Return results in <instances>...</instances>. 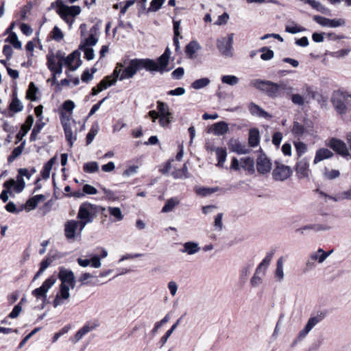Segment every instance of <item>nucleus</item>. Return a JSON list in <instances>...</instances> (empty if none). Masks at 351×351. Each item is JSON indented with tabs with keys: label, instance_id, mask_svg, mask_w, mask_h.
<instances>
[{
	"label": "nucleus",
	"instance_id": "f257e3e1",
	"mask_svg": "<svg viewBox=\"0 0 351 351\" xmlns=\"http://www.w3.org/2000/svg\"><path fill=\"white\" fill-rule=\"evenodd\" d=\"M106 208L89 202L82 203L79 208L77 219L80 221H67V239L80 241L81 234L86 225L93 222L99 211L104 212Z\"/></svg>",
	"mask_w": 351,
	"mask_h": 351
},
{
	"label": "nucleus",
	"instance_id": "f03ea898",
	"mask_svg": "<svg viewBox=\"0 0 351 351\" xmlns=\"http://www.w3.org/2000/svg\"><path fill=\"white\" fill-rule=\"evenodd\" d=\"M150 62L145 61V59H132L129 61L126 66H125V62L117 63L113 73L112 76L115 77L117 80L120 81L130 79L140 70L145 69L147 71L149 69Z\"/></svg>",
	"mask_w": 351,
	"mask_h": 351
},
{
	"label": "nucleus",
	"instance_id": "7ed1b4c3",
	"mask_svg": "<svg viewBox=\"0 0 351 351\" xmlns=\"http://www.w3.org/2000/svg\"><path fill=\"white\" fill-rule=\"evenodd\" d=\"M250 84L256 88L265 92L270 97H280L282 92L288 89H292L291 87H287V84L284 82L277 84L271 81L258 79L252 80Z\"/></svg>",
	"mask_w": 351,
	"mask_h": 351
},
{
	"label": "nucleus",
	"instance_id": "20e7f679",
	"mask_svg": "<svg viewBox=\"0 0 351 351\" xmlns=\"http://www.w3.org/2000/svg\"><path fill=\"white\" fill-rule=\"evenodd\" d=\"M47 66L53 75L52 82L56 84L57 82V76L60 75L62 72V66L66 65L65 53L61 51H58L56 53L49 52L47 56Z\"/></svg>",
	"mask_w": 351,
	"mask_h": 351
},
{
	"label": "nucleus",
	"instance_id": "39448f33",
	"mask_svg": "<svg viewBox=\"0 0 351 351\" xmlns=\"http://www.w3.org/2000/svg\"><path fill=\"white\" fill-rule=\"evenodd\" d=\"M171 51L169 48H167L165 52L158 58L157 62L146 58L145 61L150 62L149 69H147L148 71H158L162 73L165 71H168L167 66L169 64V61L171 56Z\"/></svg>",
	"mask_w": 351,
	"mask_h": 351
},
{
	"label": "nucleus",
	"instance_id": "423d86ee",
	"mask_svg": "<svg viewBox=\"0 0 351 351\" xmlns=\"http://www.w3.org/2000/svg\"><path fill=\"white\" fill-rule=\"evenodd\" d=\"M107 250L102 248L101 257L95 254H88L84 258H78L77 261L82 267L90 266L93 268L97 269L101 266V259L107 257Z\"/></svg>",
	"mask_w": 351,
	"mask_h": 351
},
{
	"label": "nucleus",
	"instance_id": "0eeeda50",
	"mask_svg": "<svg viewBox=\"0 0 351 351\" xmlns=\"http://www.w3.org/2000/svg\"><path fill=\"white\" fill-rule=\"evenodd\" d=\"M233 34H230L228 37L221 38L217 41V47L223 56L231 57L232 56Z\"/></svg>",
	"mask_w": 351,
	"mask_h": 351
},
{
	"label": "nucleus",
	"instance_id": "6e6552de",
	"mask_svg": "<svg viewBox=\"0 0 351 351\" xmlns=\"http://www.w3.org/2000/svg\"><path fill=\"white\" fill-rule=\"evenodd\" d=\"M332 252V250L326 252L322 248H319L317 251L311 252L306 261V267L308 269H311L315 266L316 262L319 264L324 263Z\"/></svg>",
	"mask_w": 351,
	"mask_h": 351
},
{
	"label": "nucleus",
	"instance_id": "1a4fd4ad",
	"mask_svg": "<svg viewBox=\"0 0 351 351\" xmlns=\"http://www.w3.org/2000/svg\"><path fill=\"white\" fill-rule=\"evenodd\" d=\"M313 20L322 27H327L330 28H335L342 27L346 25V21L343 19H333L323 17L319 15H315Z\"/></svg>",
	"mask_w": 351,
	"mask_h": 351
},
{
	"label": "nucleus",
	"instance_id": "9d476101",
	"mask_svg": "<svg viewBox=\"0 0 351 351\" xmlns=\"http://www.w3.org/2000/svg\"><path fill=\"white\" fill-rule=\"evenodd\" d=\"M58 278L61 280L60 293L57 294L53 302L54 307L62 304L66 300V269L64 267L60 268Z\"/></svg>",
	"mask_w": 351,
	"mask_h": 351
},
{
	"label": "nucleus",
	"instance_id": "9b49d317",
	"mask_svg": "<svg viewBox=\"0 0 351 351\" xmlns=\"http://www.w3.org/2000/svg\"><path fill=\"white\" fill-rule=\"evenodd\" d=\"M328 145L336 153L341 155L342 157L351 158L347 145L343 141L336 138H332L330 140Z\"/></svg>",
	"mask_w": 351,
	"mask_h": 351
},
{
	"label": "nucleus",
	"instance_id": "f8f14e48",
	"mask_svg": "<svg viewBox=\"0 0 351 351\" xmlns=\"http://www.w3.org/2000/svg\"><path fill=\"white\" fill-rule=\"evenodd\" d=\"M291 169L289 166L276 163L273 170L272 176L276 181H284L290 177Z\"/></svg>",
	"mask_w": 351,
	"mask_h": 351
},
{
	"label": "nucleus",
	"instance_id": "ddd939ff",
	"mask_svg": "<svg viewBox=\"0 0 351 351\" xmlns=\"http://www.w3.org/2000/svg\"><path fill=\"white\" fill-rule=\"evenodd\" d=\"M345 95L340 92H335L332 97V103L339 114H343L347 111V106L345 104Z\"/></svg>",
	"mask_w": 351,
	"mask_h": 351
},
{
	"label": "nucleus",
	"instance_id": "4468645a",
	"mask_svg": "<svg viewBox=\"0 0 351 351\" xmlns=\"http://www.w3.org/2000/svg\"><path fill=\"white\" fill-rule=\"evenodd\" d=\"M332 226L328 223H311L305 225L297 230V232H300L302 234H306L308 232H322L330 230Z\"/></svg>",
	"mask_w": 351,
	"mask_h": 351
},
{
	"label": "nucleus",
	"instance_id": "2eb2a0df",
	"mask_svg": "<svg viewBox=\"0 0 351 351\" xmlns=\"http://www.w3.org/2000/svg\"><path fill=\"white\" fill-rule=\"evenodd\" d=\"M322 320V317L321 315H316L310 317L304 328L299 332L298 338L299 339H304L308 334V332Z\"/></svg>",
	"mask_w": 351,
	"mask_h": 351
},
{
	"label": "nucleus",
	"instance_id": "dca6fc26",
	"mask_svg": "<svg viewBox=\"0 0 351 351\" xmlns=\"http://www.w3.org/2000/svg\"><path fill=\"white\" fill-rule=\"evenodd\" d=\"M295 171L299 179L308 178L311 171L308 162L306 158H302L297 163Z\"/></svg>",
	"mask_w": 351,
	"mask_h": 351
},
{
	"label": "nucleus",
	"instance_id": "f3484780",
	"mask_svg": "<svg viewBox=\"0 0 351 351\" xmlns=\"http://www.w3.org/2000/svg\"><path fill=\"white\" fill-rule=\"evenodd\" d=\"M80 56L81 53L79 50H75L67 56V69L71 71L76 70L82 64Z\"/></svg>",
	"mask_w": 351,
	"mask_h": 351
},
{
	"label": "nucleus",
	"instance_id": "a211bd4d",
	"mask_svg": "<svg viewBox=\"0 0 351 351\" xmlns=\"http://www.w3.org/2000/svg\"><path fill=\"white\" fill-rule=\"evenodd\" d=\"M256 167L260 173L265 174L270 171L271 163L265 155H261L257 158Z\"/></svg>",
	"mask_w": 351,
	"mask_h": 351
},
{
	"label": "nucleus",
	"instance_id": "6ab92c4d",
	"mask_svg": "<svg viewBox=\"0 0 351 351\" xmlns=\"http://www.w3.org/2000/svg\"><path fill=\"white\" fill-rule=\"evenodd\" d=\"M25 186V183L23 178L18 177L17 182L13 179L8 180L3 183V187L7 189H11L12 187L14 188L16 193H19L23 191Z\"/></svg>",
	"mask_w": 351,
	"mask_h": 351
},
{
	"label": "nucleus",
	"instance_id": "aec40b11",
	"mask_svg": "<svg viewBox=\"0 0 351 351\" xmlns=\"http://www.w3.org/2000/svg\"><path fill=\"white\" fill-rule=\"evenodd\" d=\"M34 119L32 115H29L27 117L25 124L21 126V130L17 133L16 136V144L21 141L23 138L27 134L28 131L31 129L34 123Z\"/></svg>",
	"mask_w": 351,
	"mask_h": 351
},
{
	"label": "nucleus",
	"instance_id": "412c9836",
	"mask_svg": "<svg viewBox=\"0 0 351 351\" xmlns=\"http://www.w3.org/2000/svg\"><path fill=\"white\" fill-rule=\"evenodd\" d=\"M249 110L252 115L256 116V117H258L261 118L270 119L272 117V116L271 114H269L268 112L265 111L263 108H261L259 106L256 105L254 103L250 104Z\"/></svg>",
	"mask_w": 351,
	"mask_h": 351
},
{
	"label": "nucleus",
	"instance_id": "4be33fe9",
	"mask_svg": "<svg viewBox=\"0 0 351 351\" xmlns=\"http://www.w3.org/2000/svg\"><path fill=\"white\" fill-rule=\"evenodd\" d=\"M97 326V324H86L82 328H81L75 335L74 337L71 338L70 341L73 343H75L79 341L86 333L90 331L94 330Z\"/></svg>",
	"mask_w": 351,
	"mask_h": 351
},
{
	"label": "nucleus",
	"instance_id": "5701e85b",
	"mask_svg": "<svg viewBox=\"0 0 351 351\" xmlns=\"http://www.w3.org/2000/svg\"><path fill=\"white\" fill-rule=\"evenodd\" d=\"M200 49V45L196 40H192L186 46L185 53L189 58L195 59L196 53Z\"/></svg>",
	"mask_w": 351,
	"mask_h": 351
},
{
	"label": "nucleus",
	"instance_id": "b1692460",
	"mask_svg": "<svg viewBox=\"0 0 351 351\" xmlns=\"http://www.w3.org/2000/svg\"><path fill=\"white\" fill-rule=\"evenodd\" d=\"M200 250L199 244L194 241H188L183 244V248L180 251L188 255H193Z\"/></svg>",
	"mask_w": 351,
	"mask_h": 351
},
{
	"label": "nucleus",
	"instance_id": "393cba45",
	"mask_svg": "<svg viewBox=\"0 0 351 351\" xmlns=\"http://www.w3.org/2000/svg\"><path fill=\"white\" fill-rule=\"evenodd\" d=\"M96 31L95 27L90 29L89 36L80 44V49H82V47H91L97 44L98 38L96 36Z\"/></svg>",
	"mask_w": 351,
	"mask_h": 351
},
{
	"label": "nucleus",
	"instance_id": "a878e982",
	"mask_svg": "<svg viewBox=\"0 0 351 351\" xmlns=\"http://www.w3.org/2000/svg\"><path fill=\"white\" fill-rule=\"evenodd\" d=\"M320 194L322 197H324L326 199H331L335 202L341 201L344 199H351V189L348 191L339 193L335 196L328 195L324 192H321Z\"/></svg>",
	"mask_w": 351,
	"mask_h": 351
},
{
	"label": "nucleus",
	"instance_id": "bb28decb",
	"mask_svg": "<svg viewBox=\"0 0 351 351\" xmlns=\"http://www.w3.org/2000/svg\"><path fill=\"white\" fill-rule=\"evenodd\" d=\"M112 222L121 221L123 219L124 215L121 209L118 207L108 206L106 208Z\"/></svg>",
	"mask_w": 351,
	"mask_h": 351
},
{
	"label": "nucleus",
	"instance_id": "cd10ccee",
	"mask_svg": "<svg viewBox=\"0 0 351 351\" xmlns=\"http://www.w3.org/2000/svg\"><path fill=\"white\" fill-rule=\"evenodd\" d=\"M24 108V106L22 102L17 97V94L16 91H14L12 93V99L11 103L9 105L10 111L17 113L21 112Z\"/></svg>",
	"mask_w": 351,
	"mask_h": 351
},
{
	"label": "nucleus",
	"instance_id": "c85d7f7f",
	"mask_svg": "<svg viewBox=\"0 0 351 351\" xmlns=\"http://www.w3.org/2000/svg\"><path fill=\"white\" fill-rule=\"evenodd\" d=\"M333 156V153L326 148H322L317 150L314 158V164H317L323 160L331 158Z\"/></svg>",
	"mask_w": 351,
	"mask_h": 351
},
{
	"label": "nucleus",
	"instance_id": "c756f323",
	"mask_svg": "<svg viewBox=\"0 0 351 351\" xmlns=\"http://www.w3.org/2000/svg\"><path fill=\"white\" fill-rule=\"evenodd\" d=\"M55 9L62 19L66 21V5L62 0H56L51 4L49 9Z\"/></svg>",
	"mask_w": 351,
	"mask_h": 351
},
{
	"label": "nucleus",
	"instance_id": "7c9ffc66",
	"mask_svg": "<svg viewBox=\"0 0 351 351\" xmlns=\"http://www.w3.org/2000/svg\"><path fill=\"white\" fill-rule=\"evenodd\" d=\"M274 277L279 282L284 280V258L282 256L280 257L276 262V269L275 270Z\"/></svg>",
	"mask_w": 351,
	"mask_h": 351
},
{
	"label": "nucleus",
	"instance_id": "2f4dec72",
	"mask_svg": "<svg viewBox=\"0 0 351 351\" xmlns=\"http://www.w3.org/2000/svg\"><path fill=\"white\" fill-rule=\"evenodd\" d=\"M211 130L215 135H223L228 131V125L225 121H219L213 124Z\"/></svg>",
	"mask_w": 351,
	"mask_h": 351
},
{
	"label": "nucleus",
	"instance_id": "473e14b6",
	"mask_svg": "<svg viewBox=\"0 0 351 351\" xmlns=\"http://www.w3.org/2000/svg\"><path fill=\"white\" fill-rule=\"evenodd\" d=\"M230 148L232 152H236L239 154H245L249 153L250 150L246 145L242 144L239 141H234L230 145Z\"/></svg>",
	"mask_w": 351,
	"mask_h": 351
},
{
	"label": "nucleus",
	"instance_id": "72a5a7b5",
	"mask_svg": "<svg viewBox=\"0 0 351 351\" xmlns=\"http://www.w3.org/2000/svg\"><path fill=\"white\" fill-rule=\"evenodd\" d=\"M260 142V133L257 128H252L250 130L248 143L252 147H257Z\"/></svg>",
	"mask_w": 351,
	"mask_h": 351
},
{
	"label": "nucleus",
	"instance_id": "f704fd0d",
	"mask_svg": "<svg viewBox=\"0 0 351 351\" xmlns=\"http://www.w3.org/2000/svg\"><path fill=\"white\" fill-rule=\"evenodd\" d=\"M241 167L249 173L252 174L254 173V161L250 157H245L241 159Z\"/></svg>",
	"mask_w": 351,
	"mask_h": 351
},
{
	"label": "nucleus",
	"instance_id": "c9c22d12",
	"mask_svg": "<svg viewBox=\"0 0 351 351\" xmlns=\"http://www.w3.org/2000/svg\"><path fill=\"white\" fill-rule=\"evenodd\" d=\"M180 201L178 197H173L167 200L165 204L162 208V213H170L173 210V209L179 205Z\"/></svg>",
	"mask_w": 351,
	"mask_h": 351
},
{
	"label": "nucleus",
	"instance_id": "e433bc0d",
	"mask_svg": "<svg viewBox=\"0 0 351 351\" xmlns=\"http://www.w3.org/2000/svg\"><path fill=\"white\" fill-rule=\"evenodd\" d=\"M273 252L267 253L256 270L258 271V272H261L263 274H265V272L273 258Z\"/></svg>",
	"mask_w": 351,
	"mask_h": 351
},
{
	"label": "nucleus",
	"instance_id": "4c0bfd02",
	"mask_svg": "<svg viewBox=\"0 0 351 351\" xmlns=\"http://www.w3.org/2000/svg\"><path fill=\"white\" fill-rule=\"evenodd\" d=\"M56 157L51 158L47 163L45 164L43 170L41 171V175L43 179H48L50 176V172L53 167V165L56 162Z\"/></svg>",
	"mask_w": 351,
	"mask_h": 351
},
{
	"label": "nucleus",
	"instance_id": "58836bf2",
	"mask_svg": "<svg viewBox=\"0 0 351 351\" xmlns=\"http://www.w3.org/2000/svg\"><path fill=\"white\" fill-rule=\"evenodd\" d=\"M218 187H201V186H195V191L197 195L202 197H206L208 195L214 193L218 191Z\"/></svg>",
	"mask_w": 351,
	"mask_h": 351
},
{
	"label": "nucleus",
	"instance_id": "ea45409f",
	"mask_svg": "<svg viewBox=\"0 0 351 351\" xmlns=\"http://www.w3.org/2000/svg\"><path fill=\"white\" fill-rule=\"evenodd\" d=\"M171 176L175 179H186L189 177L188 167L186 164L184 165L181 169H176L171 173Z\"/></svg>",
	"mask_w": 351,
	"mask_h": 351
},
{
	"label": "nucleus",
	"instance_id": "a19ab883",
	"mask_svg": "<svg viewBox=\"0 0 351 351\" xmlns=\"http://www.w3.org/2000/svg\"><path fill=\"white\" fill-rule=\"evenodd\" d=\"M215 151L217 158L218 160L217 165L219 167H223V163L225 162V161L226 160V156H227L226 150V149H224L223 147H217L215 149Z\"/></svg>",
	"mask_w": 351,
	"mask_h": 351
},
{
	"label": "nucleus",
	"instance_id": "79ce46f5",
	"mask_svg": "<svg viewBox=\"0 0 351 351\" xmlns=\"http://www.w3.org/2000/svg\"><path fill=\"white\" fill-rule=\"evenodd\" d=\"M210 80L208 77H203L195 80L191 85V88L199 90L209 85Z\"/></svg>",
	"mask_w": 351,
	"mask_h": 351
},
{
	"label": "nucleus",
	"instance_id": "37998d69",
	"mask_svg": "<svg viewBox=\"0 0 351 351\" xmlns=\"http://www.w3.org/2000/svg\"><path fill=\"white\" fill-rule=\"evenodd\" d=\"M25 145V141H23L21 144L15 147L11 154L8 156V162H12L14 160H15L17 157H19L23 152L24 147Z\"/></svg>",
	"mask_w": 351,
	"mask_h": 351
},
{
	"label": "nucleus",
	"instance_id": "c03bdc74",
	"mask_svg": "<svg viewBox=\"0 0 351 351\" xmlns=\"http://www.w3.org/2000/svg\"><path fill=\"white\" fill-rule=\"evenodd\" d=\"M221 80L223 84L229 86H235L239 82V79L237 76L233 75H224L221 76Z\"/></svg>",
	"mask_w": 351,
	"mask_h": 351
},
{
	"label": "nucleus",
	"instance_id": "a18cd8bd",
	"mask_svg": "<svg viewBox=\"0 0 351 351\" xmlns=\"http://www.w3.org/2000/svg\"><path fill=\"white\" fill-rule=\"evenodd\" d=\"M117 81V80L116 79L115 77L110 75V76H107L106 77H104L99 84L98 85L101 87V88H103V90L104 89H106L107 88H108L109 86L114 84L116 83V82Z\"/></svg>",
	"mask_w": 351,
	"mask_h": 351
},
{
	"label": "nucleus",
	"instance_id": "49530a36",
	"mask_svg": "<svg viewBox=\"0 0 351 351\" xmlns=\"http://www.w3.org/2000/svg\"><path fill=\"white\" fill-rule=\"evenodd\" d=\"M99 130V126L97 123L92 125L86 136V145H90L93 142L94 138L98 134Z\"/></svg>",
	"mask_w": 351,
	"mask_h": 351
},
{
	"label": "nucleus",
	"instance_id": "de8ad7c7",
	"mask_svg": "<svg viewBox=\"0 0 351 351\" xmlns=\"http://www.w3.org/2000/svg\"><path fill=\"white\" fill-rule=\"evenodd\" d=\"M5 42L11 43L15 49H21V42L19 40L18 36L15 32H11L10 35L5 39Z\"/></svg>",
	"mask_w": 351,
	"mask_h": 351
},
{
	"label": "nucleus",
	"instance_id": "09e8293b",
	"mask_svg": "<svg viewBox=\"0 0 351 351\" xmlns=\"http://www.w3.org/2000/svg\"><path fill=\"white\" fill-rule=\"evenodd\" d=\"M180 319H178L177 322L173 324L170 329H169L166 333L161 337L160 343H161V347H162L166 342L167 341L169 337L171 335V334L173 332V331L176 329L178 327L179 323H180Z\"/></svg>",
	"mask_w": 351,
	"mask_h": 351
},
{
	"label": "nucleus",
	"instance_id": "8fccbe9b",
	"mask_svg": "<svg viewBox=\"0 0 351 351\" xmlns=\"http://www.w3.org/2000/svg\"><path fill=\"white\" fill-rule=\"evenodd\" d=\"M45 123L42 122L40 120L36 123L29 137L30 141H35L36 140L38 134L40 133Z\"/></svg>",
	"mask_w": 351,
	"mask_h": 351
},
{
	"label": "nucleus",
	"instance_id": "3c124183",
	"mask_svg": "<svg viewBox=\"0 0 351 351\" xmlns=\"http://www.w3.org/2000/svg\"><path fill=\"white\" fill-rule=\"evenodd\" d=\"M60 116L61 124L64 134H66V101H64L58 110Z\"/></svg>",
	"mask_w": 351,
	"mask_h": 351
},
{
	"label": "nucleus",
	"instance_id": "603ef678",
	"mask_svg": "<svg viewBox=\"0 0 351 351\" xmlns=\"http://www.w3.org/2000/svg\"><path fill=\"white\" fill-rule=\"evenodd\" d=\"M265 274H263L261 272H258L256 270L254 276L250 280V285L253 287H257L260 286L263 282V277Z\"/></svg>",
	"mask_w": 351,
	"mask_h": 351
},
{
	"label": "nucleus",
	"instance_id": "864d4df0",
	"mask_svg": "<svg viewBox=\"0 0 351 351\" xmlns=\"http://www.w3.org/2000/svg\"><path fill=\"white\" fill-rule=\"evenodd\" d=\"M157 112L160 115H165V114H171V112L169 110V108L168 105L161 101H157Z\"/></svg>",
	"mask_w": 351,
	"mask_h": 351
},
{
	"label": "nucleus",
	"instance_id": "5fc2aeb1",
	"mask_svg": "<svg viewBox=\"0 0 351 351\" xmlns=\"http://www.w3.org/2000/svg\"><path fill=\"white\" fill-rule=\"evenodd\" d=\"M44 199L45 196L43 195H36L27 200V205L34 209L36 208L39 202L44 201Z\"/></svg>",
	"mask_w": 351,
	"mask_h": 351
},
{
	"label": "nucleus",
	"instance_id": "6e6d98bb",
	"mask_svg": "<svg viewBox=\"0 0 351 351\" xmlns=\"http://www.w3.org/2000/svg\"><path fill=\"white\" fill-rule=\"evenodd\" d=\"M47 291L46 289L40 286L39 288H37L32 291V295L37 299H41L43 302H45L47 300Z\"/></svg>",
	"mask_w": 351,
	"mask_h": 351
},
{
	"label": "nucleus",
	"instance_id": "4d7b16f0",
	"mask_svg": "<svg viewBox=\"0 0 351 351\" xmlns=\"http://www.w3.org/2000/svg\"><path fill=\"white\" fill-rule=\"evenodd\" d=\"M83 169L86 173H93L99 170V165L96 162H86L84 165Z\"/></svg>",
	"mask_w": 351,
	"mask_h": 351
},
{
	"label": "nucleus",
	"instance_id": "13d9d810",
	"mask_svg": "<svg viewBox=\"0 0 351 351\" xmlns=\"http://www.w3.org/2000/svg\"><path fill=\"white\" fill-rule=\"evenodd\" d=\"M51 36L52 39L56 41H60L64 38V34L57 26H55L52 31L51 32Z\"/></svg>",
	"mask_w": 351,
	"mask_h": 351
},
{
	"label": "nucleus",
	"instance_id": "bf43d9fd",
	"mask_svg": "<svg viewBox=\"0 0 351 351\" xmlns=\"http://www.w3.org/2000/svg\"><path fill=\"white\" fill-rule=\"evenodd\" d=\"M304 28L298 26L294 23L292 25H287L285 27V32L293 34L304 32Z\"/></svg>",
	"mask_w": 351,
	"mask_h": 351
},
{
	"label": "nucleus",
	"instance_id": "052dcab7",
	"mask_svg": "<svg viewBox=\"0 0 351 351\" xmlns=\"http://www.w3.org/2000/svg\"><path fill=\"white\" fill-rule=\"evenodd\" d=\"M304 128L302 124L296 121L293 123L292 132L295 136H302L304 133Z\"/></svg>",
	"mask_w": 351,
	"mask_h": 351
},
{
	"label": "nucleus",
	"instance_id": "680f3d73",
	"mask_svg": "<svg viewBox=\"0 0 351 351\" xmlns=\"http://www.w3.org/2000/svg\"><path fill=\"white\" fill-rule=\"evenodd\" d=\"M261 51L263 52V53L261 56V58L263 60H269L274 58V53L272 50H270L267 49V47H263L261 49Z\"/></svg>",
	"mask_w": 351,
	"mask_h": 351
},
{
	"label": "nucleus",
	"instance_id": "e2e57ef3",
	"mask_svg": "<svg viewBox=\"0 0 351 351\" xmlns=\"http://www.w3.org/2000/svg\"><path fill=\"white\" fill-rule=\"evenodd\" d=\"M38 91V88L35 86L34 82H30L29 85V88L27 92V97L32 99H36V93Z\"/></svg>",
	"mask_w": 351,
	"mask_h": 351
},
{
	"label": "nucleus",
	"instance_id": "0e129e2a",
	"mask_svg": "<svg viewBox=\"0 0 351 351\" xmlns=\"http://www.w3.org/2000/svg\"><path fill=\"white\" fill-rule=\"evenodd\" d=\"M165 0H152L150 3V6L148 8L149 12H156L162 5Z\"/></svg>",
	"mask_w": 351,
	"mask_h": 351
},
{
	"label": "nucleus",
	"instance_id": "69168bd1",
	"mask_svg": "<svg viewBox=\"0 0 351 351\" xmlns=\"http://www.w3.org/2000/svg\"><path fill=\"white\" fill-rule=\"evenodd\" d=\"M172 114H165V115H160L159 119V124L162 128L167 127L169 123H171V119Z\"/></svg>",
	"mask_w": 351,
	"mask_h": 351
},
{
	"label": "nucleus",
	"instance_id": "338daca9",
	"mask_svg": "<svg viewBox=\"0 0 351 351\" xmlns=\"http://www.w3.org/2000/svg\"><path fill=\"white\" fill-rule=\"evenodd\" d=\"M294 145L296 149L297 155L300 157L303 155L307 150L306 145L302 142H295Z\"/></svg>",
	"mask_w": 351,
	"mask_h": 351
},
{
	"label": "nucleus",
	"instance_id": "774afa93",
	"mask_svg": "<svg viewBox=\"0 0 351 351\" xmlns=\"http://www.w3.org/2000/svg\"><path fill=\"white\" fill-rule=\"evenodd\" d=\"M223 213H218L215 218L214 227L217 231H221L223 229Z\"/></svg>",
	"mask_w": 351,
	"mask_h": 351
}]
</instances>
